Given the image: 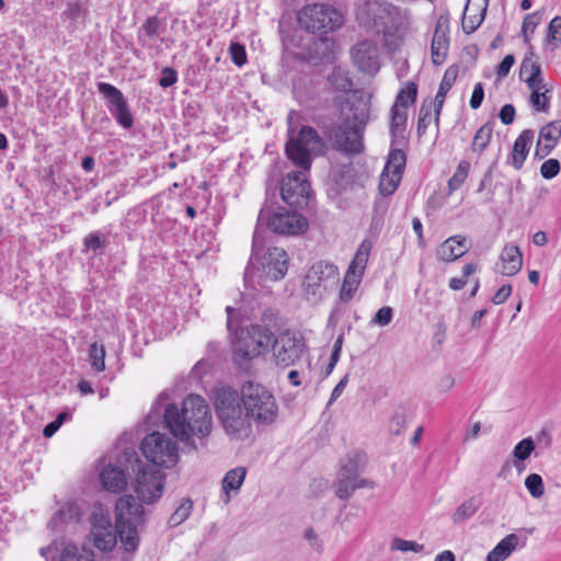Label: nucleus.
I'll return each instance as SVG.
<instances>
[{"mask_svg":"<svg viewBox=\"0 0 561 561\" xmlns=\"http://www.w3.org/2000/svg\"><path fill=\"white\" fill-rule=\"evenodd\" d=\"M146 522L145 510L133 495L118 499L115 505V531L94 530V546L110 551L116 543V534L127 551H135L139 546L138 528Z\"/></svg>","mask_w":561,"mask_h":561,"instance_id":"1","label":"nucleus"},{"mask_svg":"<svg viewBox=\"0 0 561 561\" xmlns=\"http://www.w3.org/2000/svg\"><path fill=\"white\" fill-rule=\"evenodd\" d=\"M369 118L368 101L358 99L356 102H346L341 107L342 123L328 131L333 147L348 154L360 153L364 148V130Z\"/></svg>","mask_w":561,"mask_h":561,"instance_id":"2","label":"nucleus"},{"mask_svg":"<svg viewBox=\"0 0 561 561\" xmlns=\"http://www.w3.org/2000/svg\"><path fill=\"white\" fill-rule=\"evenodd\" d=\"M267 226L273 232L286 236H297L304 233L308 228L307 219L296 210H287L278 207L271 210L268 206H264L257 217V226L253 234L252 256H255L260 247V227ZM254 277L253 257L244 271L245 282H250Z\"/></svg>","mask_w":561,"mask_h":561,"instance_id":"3","label":"nucleus"},{"mask_svg":"<svg viewBox=\"0 0 561 561\" xmlns=\"http://www.w3.org/2000/svg\"><path fill=\"white\" fill-rule=\"evenodd\" d=\"M210 420V408L199 394L186 396L179 405L170 401L167 391L161 392L151 405L145 421H207Z\"/></svg>","mask_w":561,"mask_h":561,"instance_id":"4","label":"nucleus"},{"mask_svg":"<svg viewBox=\"0 0 561 561\" xmlns=\"http://www.w3.org/2000/svg\"><path fill=\"white\" fill-rule=\"evenodd\" d=\"M273 342V331L252 324L236 332L232 340V358L234 364L244 368L249 362L268 352Z\"/></svg>","mask_w":561,"mask_h":561,"instance_id":"5","label":"nucleus"},{"mask_svg":"<svg viewBox=\"0 0 561 561\" xmlns=\"http://www.w3.org/2000/svg\"><path fill=\"white\" fill-rule=\"evenodd\" d=\"M289 138L286 142L287 157L304 171L311 168V156H318L323 151V140L317 130L310 126H302L295 134L291 127L288 128Z\"/></svg>","mask_w":561,"mask_h":561,"instance_id":"6","label":"nucleus"},{"mask_svg":"<svg viewBox=\"0 0 561 561\" xmlns=\"http://www.w3.org/2000/svg\"><path fill=\"white\" fill-rule=\"evenodd\" d=\"M368 11L374 15V24L382 26L385 45L394 50L400 45V36L392 32L405 31L410 25L408 11H401L389 3H369Z\"/></svg>","mask_w":561,"mask_h":561,"instance_id":"7","label":"nucleus"},{"mask_svg":"<svg viewBox=\"0 0 561 561\" xmlns=\"http://www.w3.org/2000/svg\"><path fill=\"white\" fill-rule=\"evenodd\" d=\"M300 28L309 33L327 34L340 28L344 23L342 13L323 3L307 4L297 14Z\"/></svg>","mask_w":561,"mask_h":561,"instance_id":"8","label":"nucleus"},{"mask_svg":"<svg viewBox=\"0 0 561 561\" xmlns=\"http://www.w3.org/2000/svg\"><path fill=\"white\" fill-rule=\"evenodd\" d=\"M241 401L245 416L253 421H272L277 415L275 398L260 383L245 382L241 389Z\"/></svg>","mask_w":561,"mask_h":561,"instance_id":"9","label":"nucleus"},{"mask_svg":"<svg viewBox=\"0 0 561 561\" xmlns=\"http://www.w3.org/2000/svg\"><path fill=\"white\" fill-rule=\"evenodd\" d=\"M140 448L146 459L156 467L172 468L179 460L178 445L167 434H148L142 439Z\"/></svg>","mask_w":561,"mask_h":561,"instance_id":"10","label":"nucleus"},{"mask_svg":"<svg viewBox=\"0 0 561 561\" xmlns=\"http://www.w3.org/2000/svg\"><path fill=\"white\" fill-rule=\"evenodd\" d=\"M165 476L153 467L138 469L135 483V492L139 501L152 504L159 500L164 491Z\"/></svg>","mask_w":561,"mask_h":561,"instance_id":"11","label":"nucleus"},{"mask_svg":"<svg viewBox=\"0 0 561 561\" xmlns=\"http://www.w3.org/2000/svg\"><path fill=\"white\" fill-rule=\"evenodd\" d=\"M354 67L364 75L375 76L381 66V54L379 45L374 39L357 42L350 49Z\"/></svg>","mask_w":561,"mask_h":561,"instance_id":"12","label":"nucleus"},{"mask_svg":"<svg viewBox=\"0 0 561 561\" xmlns=\"http://www.w3.org/2000/svg\"><path fill=\"white\" fill-rule=\"evenodd\" d=\"M306 171H293L283 179L280 195L289 206L304 207L310 197V184L306 179Z\"/></svg>","mask_w":561,"mask_h":561,"instance_id":"13","label":"nucleus"},{"mask_svg":"<svg viewBox=\"0 0 561 561\" xmlns=\"http://www.w3.org/2000/svg\"><path fill=\"white\" fill-rule=\"evenodd\" d=\"M337 277L339 268L336 265L325 261L317 262L306 274L304 289L307 295L320 296L322 289H327Z\"/></svg>","mask_w":561,"mask_h":561,"instance_id":"14","label":"nucleus"},{"mask_svg":"<svg viewBox=\"0 0 561 561\" xmlns=\"http://www.w3.org/2000/svg\"><path fill=\"white\" fill-rule=\"evenodd\" d=\"M278 365L290 366L300 358L305 344L294 332L285 331L278 337L273 333L272 345Z\"/></svg>","mask_w":561,"mask_h":561,"instance_id":"15","label":"nucleus"},{"mask_svg":"<svg viewBox=\"0 0 561 561\" xmlns=\"http://www.w3.org/2000/svg\"><path fill=\"white\" fill-rule=\"evenodd\" d=\"M240 398L237 390L221 386L215 389L214 404L219 421H237L241 416Z\"/></svg>","mask_w":561,"mask_h":561,"instance_id":"16","label":"nucleus"},{"mask_svg":"<svg viewBox=\"0 0 561 561\" xmlns=\"http://www.w3.org/2000/svg\"><path fill=\"white\" fill-rule=\"evenodd\" d=\"M449 50V16L439 15L431 45L433 64L439 66L445 62Z\"/></svg>","mask_w":561,"mask_h":561,"instance_id":"17","label":"nucleus"},{"mask_svg":"<svg viewBox=\"0 0 561 561\" xmlns=\"http://www.w3.org/2000/svg\"><path fill=\"white\" fill-rule=\"evenodd\" d=\"M263 272L272 280L285 277L288 270V255L282 248H270L263 257Z\"/></svg>","mask_w":561,"mask_h":561,"instance_id":"18","label":"nucleus"},{"mask_svg":"<svg viewBox=\"0 0 561 561\" xmlns=\"http://www.w3.org/2000/svg\"><path fill=\"white\" fill-rule=\"evenodd\" d=\"M172 435L192 448H196L192 439L198 435L201 438L207 436L211 431V423H164Z\"/></svg>","mask_w":561,"mask_h":561,"instance_id":"19","label":"nucleus"},{"mask_svg":"<svg viewBox=\"0 0 561 561\" xmlns=\"http://www.w3.org/2000/svg\"><path fill=\"white\" fill-rule=\"evenodd\" d=\"M81 510L76 501L65 503L50 518L47 527L53 531H62L66 526L79 523Z\"/></svg>","mask_w":561,"mask_h":561,"instance_id":"20","label":"nucleus"},{"mask_svg":"<svg viewBox=\"0 0 561 561\" xmlns=\"http://www.w3.org/2000/svg\"><path fill=\"white\" fill-rule=\"evenodd\" d=\"M247 468L243 466L228 470L221 480L220 500L228 504L232 494H238L247 477Z\"/></svg>","mask_w":561,"mask_h":561,"instance_id":"21","label":"nucleus"},{"mask_svg":"<svg viewBox=\"0 0 561 561\" xmlns=\"http://www.w3.org/2000/svg\"><path fill=\"white\" fill-rule=\"evenodd\" d=\"M100 482L104 490L112 493H121L127 486V478L124 470L113 463L103 466L100 472Z\"/></svg>","mask_w":561,"mask_h":561,"instance_id":"22","label":"nucleus"},{"mask_svg":"<svg viewBox=\"0 0 561 561\" xmlns=\"http://www.w3.org/2000/svg\"><path fill=\"white\" fill-rule=\"evenodd\" d=\"M534 137V130L525 129L516 138L513 145L512 152L508 157V163H511L514 167V169L519 170L524 165L529 149L533 145Z\"/></svg>","mask_w":561,"mask_h":561,"instance_id":"23","label":"nucleus"},{"mask_svg":"<svg viewBox=\"0 0 561 561\" xmlns=\"http://www.w3.org/2000/svg\"><path fill=\"white\" fill-rule=\"evenodd\" d=\"M469 250L467 239L461 236H454L445 240L437 249V257L444 262H453Z\"/></svg>","mask_w":561,"mask_h":561,"instance_id":"24","label":"nucleus"},{"mask_svg":"<svg viewBox=\"0 0 561 561\" xmlns=\"http://www.w3.org/2000/svg\"><path fill=\"white\" fill-rule=\"evenodd\" d=\"M561 136V122H551L543 126L539 131L536 156L546 157L554 148Z\"/></svg>","mask_w":561,"mask_h":561,"instance_id":"25","label":"nucleus"},{"mask_svg":"<svg viewBox=\"0 0 561 561\" xmlns=\"http://www.w3.org/2000/svg\"><path fill=\"white\" fill-rule=\"evenodd\" d=\"M500 271L503 275L514 276L523 266V254L517 245L507 244L500 255Z\"/></svg>","mask_w":561,"mask_h":561,"instance_id":"26","label":"nucleus"},{"mask_svg":"<svg viewBox=\"0 0 561 561\" xmlns=\"http://www.w3.org/2000/svg\"><path fill=\"white\" fill-rule=\"evenodd\" d=\"M366 463V454L360 449L353 450L341 459L337 473L356 478L365 469Z\"/></svg>","mask_w":561,"mask_h":561,"instance_id":"27","label":"nucleus"},{"mask_svg":"<svg viewBox=\"0 0 561 561\" xmlns=\"http://www.w3.org/2000/svg\"><path fill=\"white\" fill-rule=\"evenodd\" d=\"M519 543L516 534L505 536L486 556V561H505Z\"/></svg>","mask_w":561,"mask_h":561,"instance_id":"28","label":"nucleus"},{"mask_svg":"<svg viewBox=\"0 0 561 561\" xmlns=\"http://www.w3.org/2000/svg\"><path fill=\"white\" fill-rule=\"evenodd\" d=\"M407 108L400 107L398 105H392L391 107V122H390V133L392 137L391 145H396L399 139L404 138V133L407 128Z\"/></svg>","mask_w":561,"mask_h":561,"instance_id":"29","label":"nucleus"},{"mask_svg":"<svg viewBox=\"0 0 561 561\" xmlns=\"http://www.w3.org/2000/svg\"><path fill=\"white\" fill-rule=\"evenodd\" d=\"M455 79H456V71H454L451 69H447L444 73L442 81H440V84H439L438 91L435 95L434 102L432 103L434 105L436 125H438V122H439V115H440V111H442V107L445 102L446 94L453 87Z\"/></svg>","mask_w":561,"mask_h":561,"instance_id":"30","label":"nucleus"},{"mask_svg":"<svg viewBox=\"0 0 561 561\" xmlns=\"http://www.w3.org/2000/svg\"><path fill=\"white\" fill-rule=\"evenodd\" d=\"M519 76L520 79L526 82L528 88H533L535 84L543 81L541 67L531 57H526L522 61Z\"/></svg>","mask_w":561,"mask_h":561,"instance_id":"31","label":"nucleus"},{"mask_svg":"<svg viewBox=\"0 0 561 561\" xmlns=\"http://www.w3.org/2000/svg\"><path fill=\"white\" fill-rule=\"evenodd\" d=\"M485 12L477 11V7H474V2L468 0L463 16H462V30L467 34L473 33L482 23L484 19Z\"/></svg>","mask_w":561,"mask_h":561,"instance_id":"32","label":"nucleus"},{"mask_svg":"<svg viewBox=\"0 0 561 561\" xmlns=\"http://www.w3.org/2000/svg\"><path fill=\"white\" fill-rule=\"evenodd\" d=\"M371 248H373L371 242L368 240H364L359 244L351 264L348 265L347 271H353L354 273L364 275V272L366 270L367 262H368V259L370 255Z\"/></svg>","mask_w":561,"mask_h":561,"instance_id":"33","label":"nucleus"},{"mask_svg":"<svg viewBox=\"0 0 561 561\" xmlns=\"http://www.w3.org/2000/svg\"><path fill=\"white\" fill-rule=\"evenodd\" d=\"M530 94V104L538 112L547 113L550 107V96H548L549 89L546 88V84L542 82L535 84Z\"/></svg>","mask_w":561,"mask_h":561,"instance_id":"34","label":"nucleus"},{"mask_svg":"<svg viewBox=\"0 0 561 561\" xmlns=\"http://www.w3.org/2000/svg\"><path fill=\"white\" fill-rule=\"evenodd\" d=\"M60 561H94V553L84 547L67 543L60 553Z\"/></svg>","mask_w":561,"mask_h":561,"instance_id":"35","label":"nucleus"},{"mask_svg":"<svg viewBox=\"0 0 561 561\" xmlns=\"http://www.w3.org/2000/svg\"><path fill=\"white\" fill-rule=\"evenodd\" d=\"M98 91L107 100L110 113L114 107L127 102L119 89L107 82H99Z\"/></svg>","mask_w":561,"mask_h":561,"instance_id":"36","label":"nucleus"},{"mask_svg":"<svg viewBox=\"0 0 561 561\" xmlns=\"http://www.w3.org/2000/svg\"><path fill=\"white\" fill-rule=\"evenodd\" d=\"M363 275L354 273L353 271H346L343 279V284L340 290V299L343 302H348L356 293Z\"/></svg>","mask_w":561,"mask_h":561,"instance_id":"37","label":"nucleus"},{"mask_svg":"<svg viewBox=\"0 0 561 561\" xmlns=\"http://www.w3.org/2000/svg\"><path fill=\"white\" fill-rule=\"evenodd\" d=\"M493 134V127L491 124L485 123L474 134L471 150L474 153L481 154L489 146Z\"/></svg>","mask_w":561,"mask_h":561,"instance_id":"38","label":"nucleus"},{"mask_svg":"<svg viewBox=\"0 0 561 561\" xmlns=\"http://www.w3.org/2000/svg\"><path fill=\"white\" fill-rule=\"evenodd\" d=\"M401 179L402 175L399 174V172L387 171V169L383 168L379 181L380 194L383 196L392 195L397 191Z\"/></svg>","mask_w":561,"mask_h":561,"instance_id":"39","label":"nucleus"},{"mask_svg":"<svg viewBox=\"0 0 561 561\" xmlns=\"http://www.w3.org/2000/svg\"><path fill=\"white\" fill-rule=\"evenodd\" d=\"M334 488L335 496L340 500L347 501L355 491V478L337 473Z\"/></svg>","mask_w":561,"mask_h":561,"instance_id":"40","label":"nucleus"},{"mask_svg":"<svg viewBox=\"0 0 561 561\" xmlns=\"http://www.w3.org/2000/svg\"><path fill=\"white\" fill-rule=\"evenodd\" d=\"M407 162V156L402 149L392 146L385 169L391 172H399L402 175Z\"/></svg>","mask_w":561,"mask_h":561,"instance_id":"41","label":"nucleus"},{"mask_svg":"<svg viewBox=\"0 0 561 561\" xmlns=\"http://www.w3.org/2000/svg\"><path fill=\"white\" fill-rule=\"evenodd\" d=\"M479 507L480 502L476 497L466 500L453 514L454 523H461L470 518L474 515Z\"/></svg>","mask_w":561,"mask_h":561,"instance_id":"42","label":"nucleus"},{"mask_svg":"<svg viewBox=\"0 0 561 561\" xmlns=\"http://www.w3.org/2000/svg\"><path fill=\"white\" fill-rule=\"evenodd\" d=\"M226 434L236 440H244L251 436V423H222Z\"/></svg>","mask_w":561,"mask_h":561,"instance_id":"43","label":"nucleus"},{"mask_svg":"<svg viewBox=\"0 0 561 561\" xmlns=\"http://www.w3.org/2000/svg\"><path fill=\"white\" fill-rule=\"evenodd\" d=\"M329 81L331 85L340 92H347L353 87V82L347 72L342 68H334L329 77Z\"/></svg>","mask_w":561,"mask_h":561,"instance_id":"44","label":"nucleus"},{"mask_svg":"<svg viewBox=\"0 0 561 561\" xmlns=\"http://www.w3.org/2000/svg\"><path fill=\"white\" fill-rule=\"evenodd\" d=\"M89 358L95 371L100 373L105 369V348L102 344L94 342L90 345Z\"/></svg>","mask_w":561,"mask_h":561,"instance_id":"45","label":"nucleus"},{"mask_svg":"<svg viewBox=\"0 0 561 561\" xmlns=\"http://www.w3.org/2000/svg\"><path fill=\"white\" fill-rule=\"evenodd\" d=\"M470 163L466 160L459 162L454 175L448 181L449 193L457 191L468 176Z\"/></svg>","mask_w":561,"mask_h":561,"instance_id":"46","label":"nucleus"},{"mask_svg":"<svg viewBox=\"0 0 561 561\" xmlns=\"http://www.w3.org/2000/svg\"><path fill=\"white\" fill-rule=\"evenodd\" d=\"M417 87L414 82H409L404 89L400 90L397 95L394 105L407 108L410 104H413L416 100Z\"/></svg>","mask_w":561,"mask_h":561,"instance_id":"47","label":"nucleus"},{"mask_svg":"<svg viewBox=\"0 0 561 561\" xmlns=\"http://www.w3.org/2000/svg\"><path fill=\"white\" fill-rule=\"evenodd\" d=\"M433 106L434 105L432 104V102H430V103L423 102L420 107L419 118H417V127H416L419 137L423 136L426 133L427 127L431 124Z\"/></svg>","mask_w":561,"mask_h":561,"instance_id":"48","label":"nucleus"},{"mask_svg":"<svg viewBox=\"0 0 561 561\" xmlns=\"http://www.w3.org/2000/svg\"><path fill=\"white\" fill-rule=\"evenodd\" d=\"M116 122L124 128H130L134 124V117L129 111L128 103L125 102L111 112Z\"/></svg>","mask_w":561,"mask_h":561,"instance_id":"49","label":"nucleus"},{"mask_svg":"<svg viewBox=\"0 0 561 561\" xmlns=\"http://www.w3.org/2000/svg\"><path fill=\"white\" fill-rule=\"evenodd\" d=\"M116 122L124 128H130L134 124V117L129 111L128 103L125 102L111 112Z\"/></svg>","mask_w":561,"mask_h":561,"instance_id":"50","label":"nucleus"},{"mask_svg":"<svg viewBox=\"0 0 561 561\" xmlns=\"http://www.w3.org/2000/svg\"><path fill=\"white\" fill-rule=\"evenodd\" d=\"M525 486L535 499L541 497L545 493L543 480L538 473H530L525 479Z\"/></svg>","mask_w":561,"mask_h":561,"instance_id":"51","label":"nucleus"},{"mask_svg":"<svg viewBox=\"0 0 561 561\" xmlns=\"http://www.w3.org/2000/svg\"><path fill=\"white\" fill-rule=\"evenodd\" d=\"M92 531L94 530H111L113 529L112 520L108 513H104L102 510L95 511L91 516Z\"/></svg>","mask_w":561,"mask_h":561,"instance_id":"52","label":"nucleus"},{"mask_svg":"<svg viewBox=\"0 0 561 561\" xmlns=\"http://www.w3.org/2000/svg\"><path fill=\"white\" fill-rule=\"evenodd\" d=\"M193 508V503L191 500H185L181 503V505L174 511V513L170 517V525L178 526L182 524L184 520L188 518Z\"/></svg>","mask_w":561,"mask_h":561,"instance_id":"53","label":"nucleus"},{"mask_svg":"<svg viewBox=\"0 0 561 561\" xmlns=\"http://www.w3.org/2000/svg\"><path fill=\"white\" fill-rule=\"evenodd\" d=\"M534 449V439L531 437H527L517 443L514 447L513 455L517 460L524 461L531 455Z\"/></svg>","mask_w":561,"mask_h":561,"instance_id":"54","label":"nucleus"},{"mask_svg":"<svg viewBox=\"0 0 561 561\" xmlns=\"http://www.w3.org/2000/svg\"><path fill=\"white\" fill-rule=\"evenodd\" d=\"M391 549L402 551V552L413 551V552L420 553L424 550V546L420 545L415 541H410V540H405V539L397 537V538L392 539V541H391Z\"/></svg>","mask_w":561,"mask_h":561,"instance_id":"55","label":"nucleus"},{"mask_svg":"<svg viewBox=\"0 0 561 561\" xmlns=\"http://www.w3.org/2000/svg\"><path fill=\"white\" fill-rule=\"evenodd\" d=\"M560 172V162L557 159H548L540 167V174L543 179L551 180Z\"/></svg>","mask_w":561,"mask_h":561,"instance_id":"56","label":"nucleus"},{"mask_svg":"<svg viewBox=\"0 0 561 561\" xmlns=\"http://www.w3.org/2000/svg\"><path fill=\"white\" fill-rule=\"evenodd\" d=\"M229 53L231 60L236 66L241 67L247 62V53L243 45L239 43H231L229 46Z\"/></svg>","mask_w":561,"mask_h":561,"instance_id":"57","label":"nucleus"},{"mask_svg":"<svg viewBox=\"0 0 561 561\" xmlns=\"http://www.w3.org/2000/svg\"><path fill=\"white\" fill-rule=\"evenodd\" d=\"M392 318H393L392 308L382 307L376 312V314L371 319L370 323L379 325V327H386L392 321Z\"/></svg>","mask_w":561,"mask_h":561,"instance_id":"58","label":"nucleus"},{"mask_svg":"<svg viewBox=\"0 0 561 561\" xmlns=\"http://www.w3.org/2000/svg\"><path fill=\"white\" fill-rule=\"evenodd\" d=\"M547 39L550 42L561 41V16H554L548 25Z\"/></svg>","mask_w":561,"mask_h":561,"instance_id":"59","label":"nucleus"},{"mask_svg":"<svg viewBox=\"0 0 561 561\" xmlns=\"http://www.w3.org/2000/svg\"><path fill=\"white\" fill-rule=\"evenodd\" d=\"M178 81V73L173 68L165 67L162 70V76L159 79V84L162 88H169Z\"/></svg>","mask_w":561,"mask_h":561,"instance_id":"60","label":"nucleus"},{"mask_svg":"<svg viewBox=\"0 0 561 561\" xmlns=\"http://www.w3.org/2000/svg\"><path fill=\"white\" fill-rule=\"evenodd\" d=\"M484 99V90L481 82L477 83L473 88L471 98H470V106L473 110H477L481 106Z\"/></svg>","mask_w":561,"mask_h":561,"instance_id":"61","label":"nucleus"},{"mask_svg":"<svg viewBox=\"0 0 561 561\" xmlns=\"http://www.w3.org/2000/svg\"><path fill=\"white\" fill-rule=\"evenodd\" d=\"M515 62L513 55H506L500 62L496 69V76L499 79L506 77Z\"/></svg>","mask_w":561,"mask_h":561,"instance_id":"62","label":"nucleus"},{"mask_svg":"<svg viewBox=\"0 0 561 561\" xmlns=\"http://www.w3.org/2000/svg\"><path fill=\"white\" fill-rule=\"evenodd\" d=\"M160 27V21L157 16H150L142 24L141 28L149 37H154L158 34Z\"/></svg>","mask_w":561,"mask_h":561,"instance_id":"63","label":"nucleus"},{"mask_svg":"<svg viewBox=\"0 0 561 561\" xmlns=\"http://www.w3.org/2000/svg\"><path fill=\"white\" fill-rule=\"evenodd\" d=\"M83 244L88 250L96 251L104 247V241L101 240L99 233L92 232L83 239Z\"/></svg>","mask_w":561,"mask_h":561,"instance_id":"64","label":"nucleus"}]
</instances>
